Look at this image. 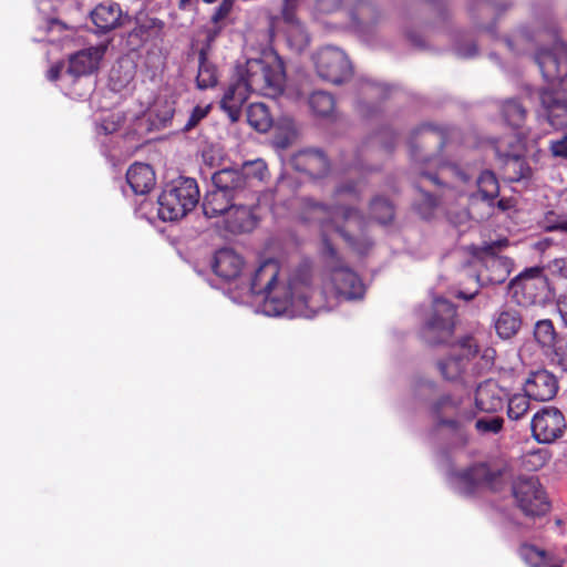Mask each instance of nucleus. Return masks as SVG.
<instances>
[{
  "label": "nucleus",
  "mask_w": 567,
  "mask_h": 567,
  "mask_svg": "<svg viewBox=\"0 0 567 567\" xmlns=\"http://www.w3.org/2000/svg\"><path fill=\"white\" fill-rule=\"evenodd\" d=\"M309 215L319 224L323 270L317 279L309 266L288 274L276 259L261 261L243 291L245 297L262 298L258 312L265 316L312 318L334 309L342 300H360L365 293L361 278L343 264L332 244L334 237H340L359 254L368 251L372 241L364 234V218L344 204H315Z\"/></svg>",
  "instance_id": "1"
},
{
  "label": "nucleus",
  "mask_w": 567,
  "mask_h": 567,
  "mask_svg": "<svg viewBox=\"0 0 567 567\" xmlns=\"http://www.w3.org/2000/svg\"><path fill=\"white\" fill-rule=\"evenodd\" d=\"M538 64L547 86L539 91L545 117L554 128L567 126V45L556 41L550 50L542 49L536 53Z\"/></svg>",
  "instance_id": "2"
},
{
  "label": "nucleus",
  "mask_w": 567,
  "mask_h": 567,
  "mask_svg": "<svg viewBox=\"0 0 567 567\" xmlns=\"http://www.w3.org/2000/svg\"><path fill=\"white\" fill-rule=\"evenodd\" d=\"M268 177L261 158L248 161L239 168H223L213 175V188L203 202L206 217H223L234 206L235 199L246 189L255 187Z\"/></svg>",
  "instance_id": "3"
},
{
  "label": "nucleus",
  "mask_w": 567,
  "mask_h": 567,
  "mask_svg": "<svg viewBox=\"0 0 567 567\" xmlns=\"http://www.w3.org/2000/svg\"><path fill=\"white\" fill-rule=\"evenodd\" d=\"M495 355L493 348H482L474 336H465L457 340L450 354L439 360L436 365L445 380L467 386L477 377L492 371Z\"/></svg>",
  "instance_id": "4"
},
{
  "label": "nucleus",
  "mask_w": 567,
  "mask_h": 567,
  "mask_svg": "<svg viewBox=\"0 0 567 567\" xmlns=\"http://www.w3.org/2000/svg\"><path fill=\"white\" fill-rule=\"evenodd\" d=\"M238 75L252 93L268 97H277L284 91L286 74L282 60L274 53L246 62Z\"/></svg>",
  "instance_id": "5"
},
{
  "label": "nucleus",
  "mask_w": 567,
  "mask_h": 567,
  "mask_svg": "<svg viewBox=\"0 0 567 567\" xmlns=\"http://www.w3.org/2000/svg\"><path fill=\"white\" fill-rule=\"evenodd\" d=\"M199 202V188L194 178L178 177L166 183L157 199V216L163 221L185 217Z\"/></svg>",
  "instance_id": "6"
},
{
  "label": "nucleus",
  "mask_w": 567,
  "mask_h": 567,
  "mask_svg": "<svg viewBox=\"0 0 567 567\" xmlns=\"http://www.w3.org/2000/svg\"><path fill=\"white\" fill-rule=\"evenodd\" d=\"M506 244L507 240H503L475 248L474 258L481 266L476 275V280L481 286L488 284L498 285L507 279L512 262L508 258L499 256L496 252V248Z\"/></svg>",
  "instance_id": "7"
},
{
  "label": "nucleus",
  "mask_w": 567,
  "mask_h": 567,
  "mask_svg": "<svg viewBox=\"0 0 567 567\" xmlns=\"http://www.w3.org/2000/svg\"><path fill=\"white\" fill-rule=\"evenodd\" d=\"M513 496L516 506L528 518L543 517L550 509L547 495L535 477H519L513 485Z\"/></svg>",
  "instance_id": "8"
},
{
  "label": "nucleus",
  "mask_w": 567,
  "mask_h": 567,
  "mask_svg": "<svg viewBox=\"0 0 567 567\" xmlns=\"http://www.w3.org/2000/svg\"><path fill=\"white\" fill-rule=\"evenodd\" d=\"M516 301L525 307L544 305L550 299L547 277L539 267L526 269L512 282Z\"/></svg>",
  "instance_id": "9"
},
{
  "label": "nucleus",
  "mask_w": 567,
  "mask_h": 567,
  "mask_svg": "<svg viewBox=\"0 0 567 567\" xmlns=\"http://www.w3.org/2000/svg\"><path fill=\"white\" fill-rule=\"evenodd\" d=\"M501 473L491 471L481 463L462 472L450 473V484L460 494L472 495L480 488H498Z\"/></svg>",
  "instance_id": "10"
},
{
  "label": "nucleus",
  "mask_w": 567,
  "mask_h": 567,
  "mask_svg": "<svg viewBox=\"0 0 567 567\" xmlns=\"http://www.w3.org/2000/svg\"><path fill=\"white\" fill-rule=\"evenodd\" d=\"M455 308L444 298H437L433 302L431 318L426 320L422 336L429 343L446 341L453 333Z\"/></svg>",
  "instance_id": "11"
},
{
  "label": "nucleus",
  "mask_w": 567,
  "mask_h": 567,
  "mask_svg": "<svg viewBox=\"0 0 567 567\" xmlns=\"http://www.w3.org/2000/svg\"><path fill=\"white\" fill-rule=\"evenodd\" d=\"M318 75L331 83L339 84L351 74V65L343 51L326 47L315 55Z\"/></svg>",
  "instance_id": "12"
},
{
  "label": "nucleus",
  "mask_w": 567,
  "mask_h": 567,
  "mask_svg": "<svg viewBox=\"0 0 567 567\" xmlns=\"http://www.w3.org/2000/svg\"><path fill=\"white\" fill-rule=\"evenodd\" d=\"M107 44H99L81 50L70 56L65 76L79 78L89 75L97 70L105 54Z\"/></svg>",
  "instance_id": "13"
},
{
  "label": "nucleus",
  "mask_w": 567,
  "mask_h": 567,
  "mask_svg": "<svg viewBox=\"0 0 567 567\" xmlns=\"http://www.w3.org/2000/svg\"><path fill=\"white\" fill-rule=\"evenodd\" d=\"M461 404L460 398L446 394L430 403L426 409L431 415L440 419L439 425H461L471 421L468 414L461 413Z\"/></svg>",
  "instance_id": "14"
},
{
  "label": "nucleus",
  "mask_w": 567,
  "mask_h": 567,
  "mask_svg": "<svg viewBox=\"0 0 567 567\" xmlns=\"http://www.w3.org/2000/svg\"><path fill=\"white\" fill-rule=\"evenodd\" d=\"M526 396L536 401L551 400L558 391V381L551 372L537 370L529 373L524 384Z\"/></svg>",
  "instance_id": "15"
},
{
  "label": "nucleus",
  "mask_w": 567,
  "mask_h": 567,
  "mask_svg": "<svg viewBox=\"0 0 567 567\" xmlns=\"http://www.w3.org/2000/svg\"><path fill=\"white\" fill-rule=\"evenodd\" d=\"M244 259L234 249H219L214 257V272L225 281L238 280L244 270Z\"/></svg>",
  "instance_id": "16"
},
{
  "label": "nucleus",
  "mask_w": 567,
  "mask_h": 567,
  "mask_svg": "<svg viewBox=\"0 0 567 567\" xmlns=\"http://www.w3.org/2000/svg\"><path fill=\"white\" fill-rule=\"evenodd\" d=\"M506 393L493 380H486L481 383L475 393V404L482 412L493 413L504 405Z\"/></svg>",
  "instance_id": "17"
},
{
  "label": "nucleus",
  "mask_w": 567,
  "mask_h": 567,
  "mask_svg": "<svg viewBox=\"0 0 567 567\" xmlns=\"http://www.w3.org/2000/svg\"><path fill=\"white\" fill-rule=\"evenodd\" d=\"M249 93H252L240 76L230 83L220 101L221 109L227 112L231 121H237L243 104L247 101Z\"/></svg>",
  "instance_id": "18"
},
{
  "label": "nucleus",
  "mask_w": 567,
  "mask_h": 567,
  "mask_svg": "<svg viewBox=\"0 0 567 567\" xmlns=\"http://www.w3.org/2000/svg\"><path fill=\"white\" fill-rule=\"evenodd\" d=\"M91 19L101 32H109L122 24L123 12L118 3L106 1L94 8Z\"/></svg>",
  "instance_id": "19"
},
{
  "label": "nucleus",
  "mask_w": 567,
  "mask_h": 567,
  "mask_svg": "<svg viewBox=\"0 0 567 567\" xmlns=\"http://www.w3.org/2000/svg\"><path fill=\"white\" fill-rule=\"evenodd\" d=\"M298 6L299 0H282L281 18L288 25L286 30L288 40L298 49H302L308 43V35L296 17Z\"/></svg>",
  "instance_id": "20"
},
{
  "label": "nucleus",
  "mask_w": 567,
  "mask_h": 567,
  "mask_svg": "<svg viewBox=\"0 0 567 567\" xmlns=\"http://www.w3.org/2000/svg\"><path fill=\"white\" fill-rule=\"evenodd\" d=\"M126 181L135 194H146L155 185V173L148 164L135 163L126 173Z\"/></svg>",
  "instance_id": "21"
},
{
  "label": "nucleus",
  "mask_w": 567,
  "mask_h": 567,
  "mask_svg": "<svg viewBox=\"0 0 567 567\" xmlns=\"http://www.w3.org/2000/svg\"><path fill=\"white\" fill-rule=\"evenodd\" d=\"M223 218L226 227L233 233L249 231L256 225L250 207L244 204L235 203Z\"/></svg>",
  "instance_id": "22"
},
{
  "label": "nucleus",
  "mask_w": 567,
  "mask_h": 567,
  "mask_svg": "<svg viewBox=\"0 0 567 567\" xmlns=\"http://www.w3.org/2000/svg\"><path fill=\"white\" fill-rule=\"evenodd\" d=\"M174 113L175 107L173 101L165 97H157L147 110V118L151 127L154 130L166 127L173 120Z\"/></svg>",
  "instance_id": "23"
},
{
  "label": "nucleus",
  "mask_w": 567,
  "mask_h": 567,
  "mask_svg": "<svg viewBox=\"0 0 567 567\" xmlns=\"http://www.w3.org/2000/svg\"><path fill=\"white\" fill-rule=\"evenodd\" d=\"M522 326V317L515 309L501 310L494 320V327L502 339H509L515 336Z\"/></svg>",
  "instance_id": "24"
},
{
  "label": "nucleus",
  "mask_w": 567,
  "mask_h": 567,
  "mask_svg": "<svg viewBox=\"0 0 567 567\" xmlns=\"http://www.w3.org/2000/svg\"><path fill=\"white\" fill-rule=\"evenodd\" d=\"M247 121L258 132H267L272 125V116L264 103H251L248 106Z\"/></svg>",
  "instance_id": "25"
},
{
  "label": "nucleus",
  "mask_w": 567,
  "mask_h": 567,
  "mask_svg": "<svg viewBox=\"0 0 567 567\" xmlns=\"http://www.w3.org/2000/svg\"><path fill=\"white\" fill-rule=\"evenodd\" d=\"M423 182L436 185L440 184V179H444L447 177H456L461 183H467V175L461 172L456 166L443 164L440 166L439 172L436 174H432L431 172L424 171L422 168H416Z\"/></svg>",
  "instance_id": "26"
},
{
  "label": "nucleus",
  "mask_w": 567,
  "mask_h": 567,
  "mask_svg": "<svg viewBox=\"0 0 567 567\" xmlns=\"http://www.w3.org/2000/svg\"><path fill=\"white\" fill-rule=\"evenodd\" d=\"M334 99L327 92L317 91L309 97L311 111L320 117H329L334 111Z\"/></svg>",
  "instance_id": "27"
},
{
  "label": "nucleus",
  "mask_w": 567,
  "mask_h": 567,
  "mask_svg": "<svg viewBox=\"0 0 567 567\" xmlns=\"http://www.w3.org/2000/svg\"><path fill=\"white\" fill-rule=\"evenodd\" d=\"M196 81L197 86L202 90L215 86L218 81L216 68L207 61L204 51L199 53V66Z\"/></svg>",
  "instance_id": "28"
},
{
  "label": "nucleus",
  "mask_w": 567,
  "mask_h": 567,
  "mask_svg": "<svg viewBox=\"0 0 567 567\" xmlns=\"http://www.w3.org/2000/svg\"><path fill=\"white\" fill-rule=\"evenodd\" d=\"M477 196L483 200H493L498 196L499 186L494 173L483 172L476 179Z\"/></svg>",
  "instance_id": "29"
},
{
  "label": "nucleus",
  "mask_w": 567,
  "mask_h": 567,
  "mask_svg": "<svg viewBox=\"0 0 567 567\" xmlns=\"http://www.w3.org/2000/svg\"><path fill=\"white\" fill-rule=\"evenodd\" d=\"M502 112L506 122L513 127H519L526 117L525 107L515 99L505 101Z\"/></svg>",
  "instance_id": "30"
},
{
  "label": "nucleus",
  "mask_w": 567,
  "mask_h": 567,
  "mask_svg": "<svg viewBox=\"0 0 567 567\" xmlns=\"http://www.w3.org/2000/svg\"><path fill=\"white\" fill-rule=\"evenodd\" d=\"M532 425H565V417L557 408L545 406L533 415Z\"/></svg>",
  "instance_id": "31"
},
{
  "label": "nucleus",
  "mask_w": 567,
  "mask_h": 567,
  "mask_svg": "<svg viewBox=\"0 0 567 567\" xmlns=\"http://www.w3.org/2000/svg\"><path fill=\"white\" fill-rule=\"evenodd\" d=\"M534 336L536 341L544 348H551L556 340V331L550 320H539L535 324Z\"/></svg>",
  "instance_id": "32"
},
{
  "label": "nucleus",
  "mask_w": 567,
  "mask_h": 567,
  "mask_svg": "<svg viewBox=\"0 0 567 567\" xmlns=\"http://www.w3.org/2000/svg\"><path fill=\"white\" fill-rule=\"evenodd\" d=\"M370 212L371 216L381 224L391 221L394 215L392 205L383 197H377L372 200Z\"/></svg>",
  "instance_id": "33"
},
{
  "label": "nucleus",
  "mask_w": 567,
  "mask_h": 567,
  "mask_svg": "<svg viewBox=\"0 0 567 567\" xmlns=\"http://www.w3.org/2000/svg\"><path fill=\"white\" fill-rule=\"evenodd\" d=\"M506 167L513 171L516 175L513 177L515 181L527 178L530 176V167L520 159V155L516 153H506Z\"/></svg>",
  "instance_id": "34"
},
{
  "label": "nucleus",
  "mask_w": 567,
  "mask_h": 567,
  "mask_svg": "<svg viewBox=\"0 0 567 567\" xmlns=\"http://www.w3.org/2000/svg\"><path fill=\"white\" fill-rule=\"evenodd\" d=\"M528 411V400L525 395H515L508 400L507 414L509 420L519 421Z\"/></svg>",
  "instance_id": "35"
},
{
  "label": "nucleus",
  "mask_w": 567,
  "mask_h": 567,
  "mask_svg": "<svg viewBox=\"0 0 567 567\" xmlns=\"http://www.w3.org/2000/svg\"><path fill=\"white\" fill-rule=\"evenodd\" d=\"M298 162L305 163L306 171L313 173L317 166L326 168L327 159L320 151H305L297 156Z\"/></svg>",
  "instance_id": "36"
},
{
  "label": "nucleus",
  "mask_w": 567,
  "mask_h": 567,
  "mask_svg": "<svg viewBox=\"0 0 567 567\" xmlns=\"http://www.w3.org/2000/svg\"><path fill=\"white\" fill-rule=\"evenodd\" d=\"M519 555L530 567H543L547 559L544 550H540L530 545L522 546L519 549Z\"/></svg>",
  "instance_id": "37"
},
{
  "label": "nucleus",
  "mask_w": 567,
  "mask_h": 567,
  "mask_svg": "<svg viewBox=\"0 0 567 567\" xmlns=\"http://www.w3.org/2000/svg\"><path fill=\"white\" fill-rule=\"evenodd\" d=\"M533 437L542 444H550L563 436L561 427H530Z\"/></svg>",
  "instance_id": "38"
},
{
  "label": "nucleus",
  "mask_w": 567,
  "mask_h": 567,
  "mask_svg": "<svg viewBox=\"0 0 567 567\" xmlns=\"http://www.w3.org/2000/svg\"><path fill=\"white\" fill-rule=\"evenodd\" d=\"M421 203L416 204V209L423 218H430L433 209L437 205V200L434 196L427 192H421Z\"/></svg>",
  "instance_id": "39"
},
{
  "label": "nucleus",
  "mask_w": 567,
  "mask_h": 567,
  "mask_svg": "<svg viewBox=\"0 0 567 567\" xmlns=\"http://www.w3.org/2000/svg\"><path fill=\"white\" fill-rule=\"evenodd\" d=\"M121 125V116L118 114H110L96 125L99 134H112L118 130Z\"/></svg>",
  "instance_id": "40"
},
{
  "label": "nucleus",
  "mask_w": 567,
  "mask_h": 567,
  "mask_svg": "<svg viewBox=\"0 0 567 567\" xmlns=\"http://www.w3.org/2000/svg\"><path fill=\"white\" fill-rule=\"evenodd\" d=\"M209 106H196L193 109L190 115L188 116L186 123L184 124V130L189 131L197 125V123L203 120L208 113Z\"/></svg>",
  "instance_id": "41"
},
{
  "label": "nucleus",
  "mask_w": 567,
  "mask_h": 567,
  "mask_svg": "<svg viewBox=\"0 0 567 567\" xmlns=\"http://www.w3.org/2000/svg\"><path fill=\"white\" fill-rule=\"evenodd\" d=\"M549 148L553 156L567 158V134H564L556 140H551Z\"/></svg>",
  "instance_id": "42"
},
{
  "label": "nucleus",
  "mask_w": 567,
  "mask_h": 567,
  "mask_svg": "<svg viewBox=\"0 0 567 567\" xmlns=\"http://www.w3.org/2000/svg\"><path fill=\"white\" fill-rule=\"evenodd\" d=\"M342 0H316L317 9L323 13H330L340 8Z\"/></svg>",
  "instance_id": "43"
},
{
  "label": "nucleus",
  "mask_w": 567,
  "mask_h": 567,
  "mask_svg": "<svg viewBox=\"0 0 567 567\" xmlns=\"http://www.w3.org/2000/svg\"><path fill=\"white\" fill-rule=\"evenodd\" d=\"M434 388H435V383L433 381L421 380L417 383H415V385L413 388V395L415 398H419L423 393L425 394V393L432 392L434 390Z\"/></svg>",
  "instance_id": "44"
},
{
  "label": "nucleus",
  "mask_w": 567,
  "mask_h": 567,
  "mask_svg": "<svg viewBox=\"0 0 567 567\" xmlns=\"http://www.w3.org/2000/svg\"><path fill=\"white\" fill-rule=\"evenodd\" d=\"M231 6V0H223L213 16V21L217 23L218 21L223 20L229 13Z\"/></svg>",
  "instance_id": "45"
},
{
  "label": "nucleus",
  "mask_w": 567,
  "mask_h": 567,
  "mask_svg": "<svg viewBox=\"0 0 567 567\" xmlns=\"http://www.w3.org/2000/svg\"><path fill=\"white\" fill-rule=\"evenodd\" d=\"M555 359L561 370L567 372V342L555 350Z\"/></svg>",
  "instance_id": "46"
},
{
  "label": "nucleus",
  "mask_w": 567,
  "mask_h": 567,
  "mask_svg": "<svg viewBox=\"0 0 567 567\" xmlns=\"http://www.w3.org/2000/svg\"><path fill=\"white\" fill-rule=\"evenodd\" d=\"M549 230H557L561 233H567V217L566 216H556L555 220H549Z\"/></svg>",
  "instance_id": "47"
},
{
  "label": "nucleus",
  "mask_w": 567,
  "mask_h": 567,
  "mask_svg": "<svg viewBox=\"0 0 567 567\" xmlns=\"http://www.w3.org/2000/svg\"><path fill=\"white\" fill-rule=\"evenodd\" d=\"M456 54L461 58H472L476 54V45L474 43H468L465 48L457 47L455 49Z\"/></svg>",
  "instance_id": "48"
},
{
  "label": "nucleus",
  "mask_w": 567,
  "mask_h": 567,
  "mask_svg": "<svg viewBox=\"0 0 567 567\" xmlns=\"http://www.w3.org/2000/svg\"><path fill=\"white\" fill-rule=\"evenodd\" d=\"M503 423V420H501L499 417L497 416H482V417H477L476 421H475V425H481V426H484V425H502Z\"/></svg>",
  "instance_id": "49"
},
{
  "label": "nucleus",
  "mask_w": 567,
  "mask_h": 567,
  "mask_svg": "<svg viewBox=\"0 0 567 567\" xmlns=\"http://www.w3.org/2000/svg\"><path fill=\"white\" fill-rule=\"evenodd\" d=\"M557 309L564 324L567 327V296H563L558 299Z\"/></svg>",
  "instance_id": "50"
},
{
  "label": "nucleus",
  "mask_w": 567,
  "mask_h": 567,
  "mask_svg": "<svg viewBox=\"0 0 567 567\" xmlns=\"http://www.w3.org/2000/svg\"><path fill=\"white\" fill-rule=\"evenodd\" d=\"M45 28L49 33H52L54 31L63 30L65 25L60 21L52 19L45 22Z\"/></svg>",
  "instance_id": "51"
},
{
  "label": "nucleus",
  "mask_w": 567,
  "mask_h": 567,
  "mask_svg": "<svg viewBox=\"0 0 567 567\" xmlns=\"http://www.w3.org/2000/svg\"><path fill=\"white\" fill-rule=\"evenodd\" d=\"M62 64H55L50 68V70L47 73V78L50 81H55L59 79L61 72H62Z\"/></svg>",
  "instance_id": "52"
},
{
  "label": "nucleus",
  "mask_w": 567,
  "mask_h": 567,
  "mask_svg": "<svg viewBox=\"0 0 567 567\" xmlns=\"http://www.w3.org/2000/svg\"><path fill=\"white\" fill-rule=\"evenodd\" d=\"M453 430V437L457 441V445L463 446L465 445V436L460 431V427H451Z\"/></svg>",
  "instance_id": "53"
},
{
  "label": "nucleus",
  "mask_w": 567,
  "mask_h": 567,
  "mask_svg": "<svg viewBox=\"0 0 567 567\" xmlns=\"http://www.w3.org/2000/svg\"><path fill=\"white\" fill-rule=\"evenodd\" d=\"M555 266L567 277V258L557 259Z\"/></svg>",
  "instance_id": "54"
},
{
  "label": "nucleus",
  "mask_w": 567,
  "mask_h": 567,
  "mask_svg": "<svg viewBox=\"0 0 567 567\" xmlns=\"http://www.w3.org/2000/svg\"><path fill=\"white\" fill-rule=\"evenodd\" d=\"M532 457H537L539 463L537 465H543L546 462V457L544 456L543 451H538L537 453H534L530 455Z\"/></svg>",
  "instance_id": "55"
},
{
  "label": "nucleus",
  "mask_w": 567,
  "mask_h": 567,
  "mask_svg": "<svg viewBox=\"0 0 567 567\" xmlns=\"http://www.w3.org/2000/svg\"><path fill=\"white\" fill-rule=\"evenodd\" d=\"M204 1L207 2V3H213L216 0H204ZM189 2H190V0H179L178 7L181 9H185L189 4Z\"/></svg>",
  "instance_id": "56"
},
{
  "label": "nucleus",
  "mask_w": 567,
  "mask_h": 567,
  "mask_svg": "<svg viewBox=\"0 0 567 567\" xmlns=\"http://www.w3.org/2000/svg\"><path fill=\"white\" fill-rule=\"evenodd\" d=\"M352 192V188L351 187H340L338 190H337V194L339 197H341L343 194L346 193H351Z\"/></svg>",
  "instance_id": "57"
},
{
  "label": "nucleus",
  "mask_w": 567,
  "mask_h": 567,
  "mask_svg": "<svg viewBox=\"0 0 567 567\" xmlns=\"http://www.w3.org/2000/svg\"><path fill=\"white\" fill-rule=\"evenodd\" d=\"M476 292L477 291L475 290L474 292H471V293L466 295L465 292L461 291L458 293V297L464 298L466 300H471L476 295Z\"/></svg>",
  "instance_id": "58"
},
{
  "label": "nucleus",
  "mask_w": 567,
  "mask_h": 567,
  "mask_svg": "<svg viewBox=\"0 0 567 567\" xmlns=\"http://www.w3.org/2000/svg\"><path fill=\"white\" fill-rule=\"evenodd\" d=\"M481 429H482L483 431H492V432H494V433H498V432H499V430H501L502 427L493 426V427H481Z\"/></svg>",
  "instance_id": "59"
},
{
  "label": "nucleus",
  "mask_w": 567,
  "mask_h": 567,
  "mask_svg": "<svg viewBox=\"0 0 567 567\" xmlns=\"http://www.w3.org/2000/svg\"><path fill=\"white\" fill-rule=\"evenodd\" d=\"M543 567H560L559 565H548V561L543 565Z\"/></svg>",
  "instance_id": "60"
},
{
  "label": "nucleus",
  "mask_w": 567,
  "mask_h": 567,
  "mask_svg": "<svg viewBox=\"0 0 567 567\" xmlns=\"http://www.w3.org/2000/svg\"><path fill=\"white\" fill-rule=\"evenodd\" d=\"M425 162H426V164L432 165V163L434 162V159H433V158H426V161H425Z\"/></svg>",
  "instance_id": "61"
},
{
  "label": "nucleus",
  "mask_w": 567,
  "mask_h": 567,
  "mask_svg": "<svg viewBox=\"0 0 567 567\" xmlns=\"http://www.w3.org/2000/svg\"><path fill=\"white\" fill-rule=\"evenodd\" d=\"M234 300H235V301H237V302H243V303H244V302H247V300H246V299H244V298H243L241 300H237L236 298H234Z\"/></svg>",
  "instance_id": "62"
},
{
  "label": "nucleus",
  "mask_w": 567,
  "mask_h": 567,
  "mask_svg": "<svg viewBox=\"0 0 567 567\" xmlns=\"http://www.w3.org/2000/svg\"><path fill=\"white\" fill-rule=\"evenodd\" d=\"M34 40L35 41H42L43 39L42 38H35Z\"/></svg>",
  "instance_id": "63"
}]
</instances>
